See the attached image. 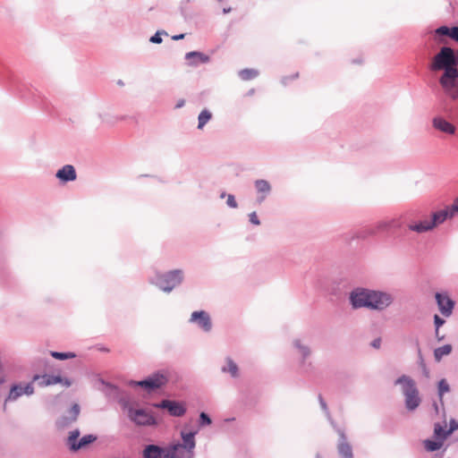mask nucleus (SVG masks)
Wrapping results in <instances>:
<instances>
[{
    "label": "nucleus",
    "mask_w": 458,
    "mask_h": 458,
    "mask_svg": "<svg viewBox=\"0 0 458 458\" xmlns=\"http://www.w3.org/2000/svg\"><path fill=\"white\" fill-rule=\"evenodd\" d=\"M435 335H436V338L437 339V341H439V342L443 341L445 339V335H441L439 333V330H437V333L435 330Z\"/></svg>",
    "instance_id": "45"
},
{
    "label": "nucleus",
    "mask_w": 458,
    "mask_h": 458,
    "mask_svg": "<svg viewBox=\"0 0 458 458\" xmlns=\"http://www.w3.org/2000/svg\"><path fill=\"white\" fill-rule=\"evenodd\" d=\"M331 425L333 426V428L335 429L339 436L336 447L340 458H353L352 446L348 442L344 430L337 427V425L332 420Z\"/></svg>",
    "instance_id": "13"
},
{
    "label": "nucleus",
    "mask_w": 458,
    "mask_h": 458,
    "mask_svg": "<svg viewBox=\"0 0 458 458\" xmlns=\"http://www.w3.org/2000/svg\"><path fill=\"white\" fill-rule=\"evenodd\" d=\"M453 351V346L450 344H444L434 350V359L439 362L444 356L449 355Z\"/></svg>",
    "instance_id": "26"
},
{
    "label": "nucleus",
    "mask_w": 458,
    "mask_h": 458,
    "mask_svg": "<svg viewBox=\"0 0 458 458\" xmlns=\"http://www.w3.org/2000/svg\"><path fill=\"white\" fill-rule=\"evenodd\" d=\"M450 392V386L445 378H442L437 382V394L441 404H444L443 397L445 394Z\"/></svg>",
    "instance_id": "28"
},
{
    "label": "nucleus",
    "mask_w": 458,
    "mask_h": 458,
    "mask_svg": "<svg viewBox=\"0 0 458 458\" xmlns=\"http://www.w3.org/2000/svg\"><path fill=\"white\" fill-rule=\"evenodd\" d=\"M352 63L358 64V63H360V60H353Z\"/></svg>",
    "instance_id": "52"
},
{
    "label": "nucleus",
    "mask_w": 458,
    "mask_h": 458,
    "mask_svg": "<svg viewBox=\"0 0 458 458\" xmlns=\"http://www.w3.org/2000/svg\"><path fill=\"white\" fill-rule=\"evenodd\" d=\"M99 117L103 123H110V124H114L118 120H123L125 118L124 116L113 117L108 114H99Z\"/></svg>",
    "instance_id": "36"
},
{
    "label": "nucleus",
    "mask_w": 458,
    "mask_h": 458,
    "mask_svg": "<svg viewBox=\"0 0 458 458\" xmlns=\"http://www.w3.org/2000/svg\"><path fill=\"white\" fill-rule=\"evenodd\" d=\"M55 177L62 184L74 182L77 179L76 169L72 165H64L56 171Z\"/></svg>",
    "instance_id": "18"
},
{
    "label": "nucleus",
    "mask_w": 458,
    "mask_h": 458,
    "mask_svg": "<svg viewBox=\"0 0 458 458\" xmlns=\"http://www.w3.org/2000/svg\"><path fill=\"white\" fill-rule=\"evenodd\" d=\"M451 435L446 428L445 423L444 425L439 422L435 423L433 432L434 439L427 438L423 441L425 450L430 453L440 450L443 447L445 441Z\"/></svg>",
    "instance_id": "10"
},
{
    "label": "nucleus",
    "mask_w": 458,
    "mask_h": 458,
    "mask_svg": "<svg viewBox=\"0 0 458 458\" xmlns=\"http://www.w3.org/2000/svg\"><path fill=\"white\" fill-rule=\"evenodd\" d=\"M381 338L380 337H377L375 338L371 343H370V346L375 348V349H378L380 348V345H381Z\"/></svg>",
    "instance_id": "42"
},
{
    "label": "nucleus",
    "mask_w": 458,
    "mask_h": 458,
    "mask_svg": "<svg viewBox=\"0 0 458 458\" xmlns=\"http://www.w3.org/2000/svg\"><path fill=\"white\" fill-rule=\"evenodd\" d=\"M417 345H418L419 366L421 369L423 376L428 378V377H429V369H428V367L425 363L420 348L419 347V343H417Z\"/></svg>",
    "instance_id": "32"
},
{
    "label": "nucleus",
    "mask_w": 458,
    "mask_h": 458,
    "mask_svg": "<svg viewBox=\"0 0 458 458\" xmlns=\"http://www.w3.org/2000/svg\"><path fill=\"white\" fill-rule=\"evenodd\" d=\"M167 36V32L165 30H157L154 35H152L149 38V42L153 44H161L163 41L162 36Z\"/></svg>",
    "instance_id": "34"
},
{
    "label": "nucleus",
    "mask_w": 458,
    "mask_h": 458,
    "mask_svg": "<svg viewBox=\"0 0 458 458\" xmlns=\"http://www.w3.org/2000/svg\"><path fill=\"white\" fill-rule=\"evenodd\" d=\"M185 105V100L183 98H181L177 101L176 105H175V108L176 109H179V108H182V106H184Z\"/></svg>",
    "instance_id": "44"
},
{
    "label": "nucleus",
    "mask_w": 458,
    "mask_h": 458,
    "mask_svg": "<svg viewBox=\"0 0 458 458\" xmlns=\"http://www.w3.org/2000/svg\"><path fill=\"white\" fill-rule=\"evenodd\" d=\"M316 458H322L319 454H317Z\"/></svg>",
    "instance_id": "53"
},
{
    "label": "nucleus",
    "mask_w": 458,
    "mask_h": 458,
    "mask_svg": "<svg viewBox=\"0 0 458 458\" xmlns=\"http://www.w3.org/2000/svg\"><path fill=\"white\" fill-rule=\"evenodd\" d=\"M227 367H223L222 371L223 372H229L233 377H237L239 375V369L237 364L231 359H226Z\"/></svg>",
    "instance_id": "31"
},
{
    "label": "nucleus",
    "mask_w": 458,
    "mask_h": 458,
    "mask_svg": "<svg viewBox=\"0 0 458 458\" xmlns=\"http://www.w3.org/2000/svg\"><path fill=\"white\" fill-rule=\"evenodd\" d=\"M394 385L402 386V393L404 396L405 408L409 411H415L421 403L420 392L415 381L407 375H402L395 379Z\"/></svg>",
    "instance_id": "5"
},
{
    "label": "nucleus",
    "mask_w": 458,
    "mask_h": 458,
    "mask_svg": "<svg viewBox=\"0 0 458 458\" xmlns=\"http://www.w3.org/2000/svg\"><path fill=\"white\" fill-rule=\"evenodd\" d=\"M445 38H449L458 42V25H442L434 30V38L437 43H444Z\"/></svg>",
    "instance_id": "16"
},
{
    "label": "nucleus",
    "mask_w": 458,
    "mask_h": 458,
    "mask_svg": "<svg viewBox=\"0 0 458 458\" xmlns=\"http://www.w3.org/2000/svg\"><path fill=\"white\" fill-rule=\"evenodd\" d=\"M185 60L189 66L198 67L201 64L209 63L210 56L199 51H191L186 53Z\"/></svg>",
    "instance_id": "20"
},
{
    "label": "nucleus",
    "mask_w": 458,
    "mask_h": 458,
    "mask_svg": "<svg viewBox=\"0 0 458 458\" xmlns=\"http://www.w3.org/2000/svg\"><path fill=\"white\" fill-rule=\"evenodd\" d=\"M255 189L259 193L257 201L262 203L267 195L271 192V185L268 181L264 179L256 180L254 182Z\"/></svg>",
    "instance_id": "23"
},
{
    "label": "nucleus",
    "mask_w": 458,
    "mask_h": 458,
    "mask_svg": "<svg viewBox=\"0 0 458 458\" xmlns=\"http://www.w3.org/2000/svg\"><path fill=\"white\" fill-rule=\"evenodd\" d=\"M433 406H434V409L436 411V413H438V405H437V403L436 402H434Z\"/></svg>",
    "instance_id": "49"
},
{
    "label": "nucleus",
    "mask_w": 458,
    "mask_h": 458,
    "mask_svg": "<svg viewBox=\"0 0 458 458\" xmlns=\"http://www.w3.org/2000/svg\"><path fill=\"white\" fill-rule=\"evenodd\" d=\"M456 215H458V197L454 200L452 205L445 207L444 209L433 212L429 222L427 220L419 221L409 225L408 228L418 233H426L444 224L447 219H451Z\"/></svg>",
    "instance_id": "4"
},
{
    "label": "nucleus",
    "mask_w": 458,
    "mask_h": 458,
    "mask_svg": "<svg viewBox=\"0 0 458 458\" xmlns=\"http://www.w3.org/2000/svg\"><path fill=\"white\" fill-rule=\"evenodd\" d=\"M191 323H195L204 332L208 333L212 329V321L209 314L205 310H196L191 315Z\"/></svg>",
    "instance_id": "17"
},
{
    "label": "nucleus",
    "mask_w": 458,
    "mask_h": 458,
    "mask_svg": "<svg viewBox=\"0 0 458 458\" xmlns=\"http://www.w3.org/2000/svg\"><path fill=\"white\" fill-rule=\"evenodd\" d=\"M434 327H435V329L436 331L437 332V330L440 329L441 327H443L445 323V319L441 318L439 315L437 314H435L434 315Z\"/></svg>",
    "instance_id": "37"
},
{
    "label": "nucleus",
    "mask_w": 458,
    "mask_h": 458,
    "mask_svg": "<svg viewBox=\"0 0 458 458\" xmlns=\"http://www.w3.org/2000/svg\"><path fill=\"white\" fill-rule=\"evenodd\" d=\"M98 350H99V351H101V352H109V349H108V348H106V347H104V346H103V347L98 348Z\"/></svg>",
    "instance_id": "48"
},
{
    "label": "nucleus",
    "mask_w": 458,
    "mask_h": 458,
    "mask_svg": "<svg viewBox=\"0 0 458 458\" xmlns=\"http://www.w3.org/2000/svg\"><path fill=\"white\" fill-rule=\"evenodd\" d=\"M99 382L109 390V392H106V395H112L117 400L122 409L123 411H127L129 420L136 426L157 427L158 425V420L152 411H149L144 408H133L131 404V399L129 395L118 386L106 381L103 378H100Z\"/></svg>",
    "instance_id": "3"
},
{
    "label": "nucleus",
    "mask_w": 458,
    "mask_h": 458,
    "mask_svg": "<svg viewBox=\"0 0 458 458\" xmlns=\"http://www.w3.org/2000/svg\"><path fill=\"white\" fill-rule=\"evenodd\" d=\"M432 125L436 130L449 135H454L456 131L455 126L442 116L434 117Z\"/></svg>",
    "instance_id": "22"
},
{
    "label": "nucleus",
    "mask_w": 458,
    "mask_h": 458,
    "mask_svg": "<svg viewBox=\"0 0 458 458\" xmlns=\"http://www.w3.org/2000/svg\"><path fill=\"white\" fill-rule=\"evenodd\" d=\"M165 449V458H179L180 456L177 454L179 449L182 448L181 443L173 442L168 444L166 446H163Z\"/></svg>",
    "instance_id": "25"
},
{
    "label": "nucleus",
    "mask_w": 458,
    "mask_h": 458,
    "mask_svg": "<svg viewBox=\"0 0 458 458\" xmlns=\"http://www.w3.org/2000/svg\"><path fill=\"white\" fill-rule=\"evenodd\" d=\"M348 301L352 310L384 311L393 304L394 297L386 291L357 286L349 293Z\"/></svg>",
    "instance_id": "2"
},
{
    "label": "nucleus",
    "mask_w": 458,
    "mask_h": 458,
    "mask_svg": "<svg viewBox=\"0 0 458 458\" xmlns=\"http://www.w3.org/2000/svg\"><path fill=\"white\" fill-rule=\"evenodd\" d=\"M153 407L160 410H165L172 417L181 418L187 412L186 403L182 401L163 399L158 403H154Z\"/></svg>",
    "instance_id": "12"
},
{
    "label": "nucleus",
    "mask_w": 458,
    "mask_h": 458,
    "mask_svg": "<svg viewBox=\"0 0 458 458\" xmlns=\"http://www.w3.org/2000/svg\"><path fill=\"white\" fill-rule=\"evenodd\" d=\"M225 197H227L226 199V205L231 208H236L238 207V203L235 199L234 195L233 194H226L225 192H222L220 194V198L224 199Z\"/></svg>",
    "instance_id": "35"
},
{
    "label": "nucleus",
    "mask_w": 458,
    "mask_h": 458,
    "mask_svg": "<svg viewBox=\"0 0 458 458\" xmlns=\"http://www.w3.org/2000/svg\"><path fill=\"white\" fill-rule=\"evenodd\" d=\"M231 11H232V8H231V7H225V8L223 9V13H224V14H227V13H231Z\"/></svg>",
    "instance_id": "46"
},
{
    "label": "nucleus",
    "mask_w": 458,
    "mask_h": 458,
    "mask_svg": "<svg viewBox=\"0 0 458 458\" xmlns=\"http://www.w3.org/2000/svg\"><path fill=\"white\" fill-rule=\"evenodd\" d=\"M402 228V223L399 219H390L386 221H380L377 224L376 228H369L358 231L356 233H348L342 235L343 240L346 243H350L355 239L365 240L369 236L376 234L379 231H397Z\"/></svg>",
    "instance_id": "6"
},
{
    "label": "nucleus",
    "mask_w": 458,
    "mask_h": 458,
    "mask_svg": "<svg viewBox=\"0 0 458 458\" xmlns=\"http://www.w3.org/2000/svg\"><path fill=\"white\" fill-rule=\"evenodd\" d=\"M40 378V375L35 374L32 377V380L28 383L16 382L13 383L10 386L9 393L5 396L4 400V408H5L8 403H13L17 401L23 394L25 395H32L35 392V388L33 383L38 381Z\"/></svg>",
    "instance_id": "9"
},
{
    "label": "nucleus",
    "mask_w": 458,
    "mask_h": 458,
    "mask_svg": "<svg viewBox=\"0 0 458 458\" xmlns=\"http://www.w3.org/2000/svg\"><path fill=\"white\" fill-rule=\"evenodd\" d=\"M249 220L254 225H259L260 220L259 219L257 213L255 211L249 214Z\"/></svg>",
    "instance_id": "40"
},
{
    "label": "nucleus",
    "mask_w": 458,
    "mask_h": 458,
    "mask_svg": "<svg viewBox=\"0 0 458 458\" xmlns=\"http://www.w3.org/2000/svg\"><path fill=\"white\" fill-rule=\"evenodd\" d=\"M254 93V89H250L249 92H248V95H252Z\"/></svg>",
    "instance_id": "51"
},
{
    "label": "nucleus",
    "mask_w": 458,
    "mask_h": 458,
    "mask_svg": "<svg viewBox=\"0 0 458 458\" xmlns=\"http://www.w3.org/2000/svg\"><path fill=\"white\" fill-rule=\"evenodd\" d=\"M212 113L208 109L204 108L198 115V126L199 130H202L204 126L212 119Z\"/></svg>",
    "instance_id": "27"
},
{
    "label": "nucleus",
    "mask_w": 458,
    "mask_h": 458,
    "mask_svg": "<svg viewBox=\"0 0 458 458\" xmlns=\"http://www.w3.org/2000/svg\"><path fill=\"white\" fill-rule=\"evenodd\" d=\"M458 429V421L455 419H451L449 421V428H447L450 435Z\"/></svg>",
    "instance_id": "39"
},
{
    "label": "nucleus",
    "mask_w": 458,
    "mask_h": 458,
    "mask_svg": "<svg viewBox=\"0 0 458 458\" xmlns=\"http://www.w3.org/2000/svg\"><path fill=\"white\" fill-rule=\"evenodd\" d=\"M293 347L298 350L301 356V367L306 366V359L310 355V349L308 345L301 343L300 339H294L293 342Z\"/></svg>",
    "instance_id": "24"
},
{
    "label": "nucleus",
    "mask_w": 458,
    "mask_h": 458,
    "mask_svg": "<svg viewBox=\"0 0 458 458\" xmlns=\"http://www.w3.org/2000/svg\"><path fill=\"white\" fill-rule=\"evenodd\" d=\"M169 381V373L159 369L141 380H130L128 385L132 387H141L148 393H152L164 387Z\"/></svg>",
    "instance_id": "8"
},
{
    "label": "nucleus",
    "mask_w": 458,
    "mask_h": 458,
    "mask_svg": "<svg viewBox=\"0 0 458 458\" xmlns=\"http://www.w3.org/2000/svg\"><path fill=\"white\" fill-rule=\"evenodd\" d=\"M184 38H185V34L184 33H181V34H177V35L172 36V39L174 40V41H178V40L183 39Z\"/></svg>",
    "instance_id": "43"
},
{
    "label": "nucleus",
    "mask_w": 458,
    "mask_h": 458,
    "mask_svg": "<svg viewBox=\"0 0 458 458\" xmlns=\"http://www.w3.org/2000/svg\"><path fill=\"white\" fill-rule=\"evenodd\" d=\"M435 299L440 313L444 317H450L455 306V301L449 296L446 292H437Z\"/></svg>",
    "instance_id": "14"
},
{
    "label": "nucleus",
    "mask_w": 458,
    "mask_h": 458,
    "mask_svg": "<svg viewBox=\"0 0 458 458\" xmlns=\"http://www.w3.org/2000/svg\"><path fill=\"white\" fill-rule=\"evenodd\" d=\"M182 280L183 271L182 269H174L165 273H157L149 279V282L161 291L170 293L176 286L180 285Z\"/></svg>",
    "instance_id": "7"
},
{
    "label": "nucleus",
    "mask_w": 458,
    "mask_h": 458,
    "mask_svg": "<svg viewBox=\"0 0 458 458\" xmlns=\"http://www.w3.org/2000/svg\"><path fill=\"white\" fill-rule=\"evenodd\" d=\"M458 50L445 46L434 56L429 64L431 71H441L443 74L439 79V83L445 92L451 94L454 98L458 97Z\"/></svg>",
    "instance_id": "1"
},
{
    "label": "nucleus",
    "mask_w": 458,
    "mask_h": 458,
    "mask_svg": "<svg viewBox=\"0 0 458 458\" xmlns=\"http://www.w3.org/2000/svg\"><path fill=\"white\" fill-rule=\"evenodd\" d=\"M117 84L120 85V86H123V81L122 80H119Z\"/></svg>",
    "instance_id": "50"
},
{
    "label": "nucleus",
    "mask_w": 458,
    "mask_h": 458,
    "mask_svg": "<svg viewBox=\"0 0 458 458\" xmlns=\"http://www.w3.org/2000/svg\"><path fill=\"white\" fill-rule=\"evenodd\" d=\"M297 78H299V72H295V73H293L292 75H288V76H284L281 79V83L284 86H287L290 81L296 80Z\"/></svg>",
    "instance_id": "38"
},
{
    "label": "nucleus",
    "mask_w": 458,
    "mask_h": 458,
    "mask_svg": "<svg viewBox=\"0 0 458 458\" xmlns=\"http://www.w3.org/2000/svg\"><path fill=\"white\" fill-rule=\"evenodd\" d=\"M187 454H187V456H186V457H184V458H193V456H194V451H192V453H187ZM179 458H183V457H181V456H180Z\"/></svg>",
    "instance_id": "47"
},
{
    "label": "nucleus",
    "mask_w": 458,
    "mask_h": 458,
    "mask_svg": "<svg viewBox=\"0 0 458 458\" xmlns=\"http://www.w3.org/2000/svg\"><path fill=\"white\" fill-rule=\"evenodd\" d=\"M42 381L38 382V385L42 387L53 386L56 384H62L65 387H70L72 384V380L68 377H63L60 374H44L42 377Z\"/></svg>",
    "instance_id": "19"
},
{
    "label": "nucleus",
    "mask_w": 458,
    "mask_h": 458,
    "mask_svg": "<svg viewBox=\"0 0 458 458\" xmlns=\"http://www.w3.org/2000/svg\"><path fill=\"white\" fill-rule=\"evenodd\" d=\"M198 430H191L189 432H186L184 430H182L180 433L182 442L181 446L182 449H184L186 453H192L196 447V440L195 436L198 434Z\"/></svg>",
    "instance_id": "21"
},
{
    "label": "nucleus",
    "mask_w": 458,
    "mask_h": 458,
    "mask_svg": "<svg viewBox=\"0 0 458 458\" xmlns=\"http://www.w3.org/2000/svg\"><path fill=\"white\" fill-rule=\"evenodd\" d=\"M49 354L52 358L58 360H65L69 359H73L77 355L73 352H57V351H50Z\"/></svg>",
    "instance_id": "30"
},
{
    "label": "nucleus",
    "mask_w": 458,
    "mask_h": 458,
    "mask_svg": "<svg viewBox=\"0 0 458 458\" xmlns=\"http://www.w3.org/2000/svg\"><path fill=\"white\" fill-rule=\"evenodd\" d=\"M318 401H319V404H320L322 410L328 413L327 403L321 394H318Z\"/></svg>",
    "instance_id": "41"
},
{
    "label": "nucleus",
    "mask_w": 458,
    "mask_h": 458,
    "mask_svg": "<svg viewBox=\"0 0 458 458\" xmlns=\"http://www.w3.org/2000/svg\"><path fill=\"white\" fill-rule=\"evenodd\" d=\"M259 72L258 70L253 68H245L239 72V77L242 81H250L259 76Z\"/></svg>",
    "instance_id": "29"
},
{
    "label": "nucleus",
    "mask_w": 458,
    "mask_h": 458,
    "mask_svg": "<svg viewBox=\"0 0 458 458\" xmlns=\"http://www.w3.org/2000/svg\"><path fill=\"white\" fill-rule=\"evenodd\" d=\"M81 431L75 428L69 432L65 445L72 453H77L81 449L88 447L97 441L98 436L94 434L84 435L80 438Z\"/></svg>",
    "instance_id": "11"
},
{
    "label": "nucleus",
    "mask_w": 458,
    "mask_h": 458,
    "mask_svg": "<svg viewBox=\"0 0 458 458\" xmlns=\"http://www.w3.org/2000/svg\"><path fill=\"white\" fill-rule=\"evenodd\" d=\"M198 424L199 428L210 426L212 419L207 412L201 411L199 415Z\"/></svg>",
    "instance_id": "33"
},
{
    "label": "nucleus",
    "mask_w": 458,
    "mask_h": 458,
    "mask_svg": "<svg viewBox=\"0 0 458 458\" xmlns=\"http://www.w3.org/2000/svg\"><path fill=\"white\" fill-rule=\"evenodd\" d=\"M81 412V406L79 403H74L71 408L55 420V427L57 429H64L71 426L73 422L77 421Z\"/></svg>",
    "instance_id": "15"
}]
</instances>
